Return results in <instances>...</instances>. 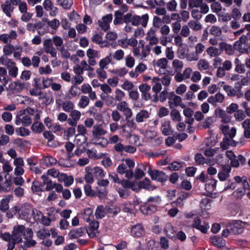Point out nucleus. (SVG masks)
<instances>
[{"label":"nucleus","mask_w":250,"mask_h":250,"mask_svg":"<svg viewBox=\"0 0 250 250\" xmlns=\"http://www.w3.org/2000/svg\"><path fill=\"white\" fill-rule=\"evenodd\" d=\"M13 240L18 243L22 242V236L24 239L31 238L33 235V232L31 229L25 228L24 225H17L13 227L12 232Z\"/></svg>","instance_id":"1"},{"label":"nucleus","mask_w":250,"mask_h":250,"mask_svg":"<svg viewBox=\"0 0 250 250\" xmlns=\"http://www.w3.org/2000/svg\"><path fill=\"white\" fill-rule=\"evenodd\" d=\"M134 166L135 163L132 160L126 159L118 166L117 171L120 174H125L126 178L131 179L133 176L132 169Z\"/></svg>","instance_id":"2"},{"label":"nucleus","mask_w":250,"mask_h":250,"mask_svg":"<svg viewBox=\"0 0 250 250\" xmlns=\"http://www.w3.org/2000/svg\"><path fill=\"white\" fill-rule=\"evenodd\" d=\"M35 110L29 108L20 111L17 115L15 121L17 125L21 124L24 126H28L32 123L30 116H33Z\"/></svg>","instance_id":"3"},{"label":"nucleus","mask_w":250,"mask_h":250,"mask_svg":"<svg viewBox=\"0 0 250 250\" xmlns=\"http://www.w3.org/2000/svg\"><path fill=\"white\" fill-rule=\"evenodd\" d=\"M15 210L18 212L20 218L21 219L29 221L31 218V212L33 208L29 204H24L20 208L15 207Z\"/></svg>","instance_id":"4"},{"label":"nucleus","mask_w":250,"mask_h":250,"mask_svg":"<svg viewBox=\"0 0 250 250\" xmlns=\"http://www.w3.org/2000/svg\"><path fill=\"white\" fill-rule=\"evenodd\" d=\"M150 49L149 45H146L144 48L140 49V47L133 48L132 53L135 57L139 60H144L150 53Z\"/></svg>","instance_id":"5"},{"label":"nucleus","mask_w":250,"mask_h":250,"mask_svg":"<svg viewBox=\"0 0 250 250\" xmlns=\"http://www.w3.org/2000/svg\"><path fill=\"white\" fill-rule=\"evenodd\" d=\"M12 182L11 177L8 174L3 177L0 174V190L3 191H9L11 189Z\"/></svg>","instance_id":"6"},{"label":"nucleus","mask_w":250,"mask_h":250,"mask_svg":"<svg viewBox=\"0 0 250 250\" xmlns=\"http://www.w3.org/2000/svg\"><path fill=\"white\" fill-rule=\"evenodd\" d=\"M20 0H6L3 4L1 5V8L5 14L11 17V13L13 12L14 9V6L18 4Z\"/></svg>","instance_id":"7"},{"label":"nucleus","mask_w":250,"mask_h":250,"mask_svg":"<svg viewBox=\"0 0 250 250\" xmlns=\"http://www.w3.org/2000/svg\"><path fill=\"white\" fill-rule=\"evenodd\" d=\"M43 46L45 53L50 54L51 56L53 58H56L57 57V50L53 46V43L51 39L44 40L43 42Z\"/></svg>","instance_id":"8"},{"label":"nucleus","mask_w":250,"mask_h":250,"mask_svg":"<svg viewBox=\"0 0 250 250\" xmlns=\"http://www.w3.org/2000/svg\"><path fill=\"white\" fill-rule=\"evenodd\" d=\"M214 114L217 117L221 118V125H227L231 121V117L220 107H217L215 110Z\"/></svg>","instance_id":"9"},{"label":"nucleus","mask_w":250,"mask_h":250,"mask_svg":"<svg viewBox=\"0 0 250 250\" xmlns=\"http://www.w3.org/2000/svg\"><path fill=\"white\" fill-rule=\"evenodd\" d=\"M220 129L225 135V138H229L230 139H233L236 134V128L232 127L230 128L228 125H220Z\"/></svg>","instance_id":"10"},{"label":"nucleus","mask_w":250,"mask_h":250,"mask_svg":"<svg viewBox=\"0 0 250 250\" xmlns=\"http://www.w3.org/2000/svg\"><path fill=\"white\" fill-rule=\"evenodd\" d=\"M148 173L151 178L153 180L163 183L167 180V176L163 171L158 170H150L148 171Z\"/></svg>","instance_id":"11"},{"label":"nucleus","mask_w":250,"mask_h":250,"mask_svg":"<svg viewBox=\"0 0 250 250\" xmlns=\"http://www.w3.org/2000/svg\"><path fill=\"white\" fill-rule=\"evenodd\" d=\"M117 108L122 112L126 119H129L132 116V112L129 108L127 103L125 101H122L117 104Z\"/></svg>","instance_id":"12"},{"label":"nucleus","mask_w":250,"mask_h":250,"mask_svg":"<svg viewBox=\"0 0 250 250\" xmlns=\"http://www.w3.org/2000/svg\"><path fill=\"white\" fill-rule=\"evenodd\" d=\"M148 20V16L147 14H144L141 17L137 15H133L131 23L134 26L141 24L143 27H146L147 25Z\"/></svg>","instance_id":"13"},{"label":"nucleus","mask_w":250,"mask_h":250,"mask_svg":"<svg viewBox=\"0 0 250 250\" xmlns=\"http://www.w3.org/2000/svg\"><path fill=\"white\" fill-rule=\"evenodd\" d=\"M43 6L44 9L49 12L51 17H55L58 13L59 10L57 7L54 6L50 0H44L43 2Z\"/></svg>","instance_id":"14"},{"label":"nucleus","mask_w":250,"mask_h":250,"mask_svg":"<svg viewBox=\"0 0 250 250\" xmlns=\"http://www.w3.org/2000/svg\"><path fill=\"white\" fill-rule=\"evenodd\" d=\"M18 34L15 30H11L9 34L3 33L0 34V42L8 44L11 43L12 40H16Z\"/></svg>","instance_id":"15"},{"label":"nucleus","mask_w":250,"mask_h":250,"mask_svg":"<svg viewBox=\"0 0 250 250\" xmlns=\"http://www.w3.org/2000/svg\"><path fill=\"white\" fill-rule=\"evenodd\" d=\"M192 227L204 233H206L209 228L208 223L205 222H202L201 220L198 217L194 219Z\"/></svg>","instance_id":"16"},{"label":"nucleus","mask_w":250,"mask_h":250,"mask_svg":"<svg viewBox=\"0 0 250 250\" xmlns=\"http://www.w3.org/2000/svg\"><path fill=\"white\" fill-rule=\"evenodd\" d=\"M82 92L84 94H88L89 98L92 101H94L97 99L96 92L93 91L92 87L88 83L83 84L81 87Z\"/></svg>","instance_id":"17"},{"label":"nucleus","mask_w":250,"mask_h":250,"mask_svg":"<svg viewBox=\"0 0 250 250\" xmlns=\"http://www.w3.org/2000/svg\"><path fill=\"white\" fill-rule=\"evenodd\" d=\"M112 18V15L111 14L103 17L101 20L98 21L99 26L103 30L106 31L109 28V23L111 22Z\"/></svg>","instance_id":"18"},{"label":"nucleus","mask_w":250,"mask_h":250,"mask_svg":"<svg viewBox=\"0 0 250 250\" xmlns=\"http://www.w3.org/2000/svg\"><path fill=\"white\" fill-rule=\"evenodd\" d=\"M120 184L124 188L127 189L128 190H129V189H131L133 191L138 192L139 187L136 181H130L128 180L124 179L121 180Z\"/></svg>","instance_id":"19"},{"label":"nucleus","mask_w":250,"mask_h":250,"mask_svg":"<svg viewBox=\"0 0 250 250\" xmlns=\"http://www.w3.org/2000/svg\"><path fill=\"white\" fill-rule=\"evenodd\" d=\"M231 167L229 165H224L222 167V170L218 174V178L221 181H225L229 176L231 172Z\"/></svg>","instance_id":"20"},{"label":"nucleus","mask_w":250,"mask_h":250,"mask_svg":"<svg viewBox=\"0 0 250 250\" xmlns=\"http://www.w3.org/2000/svg\"><path fill=\"white\" fill-rule=\"evenodd\" d=\"M106 133L105 125L102 124L94 125L92 131V135L96 138L104 135Z\"/></svg>","instance_id":"21"},{"label":"nucleus","mask_w":250,"mask_h":250,"mask_svg":"<svg viewBox=\"0 0 250 250\" xmlns=\"http://www.w3.org/2000/svg\"><path fill=\"white\" fill-rule=\"evenodd\" d=\"M230 232L233 234H241L244 230L242 223L240 221H237L232 224L229 226Z\"/></svg>","instance_id":"22"},{"label":"nucleus","mask_w":250,"mask_h":250,"mask_svg":"<svg viewBox=\"0 0 250 250\" xmlns=\"http://www.w3.org/2000/svg\"><path fill=\"white\" fill-rule=\"evenodd\" d=\"M95 216L97 219H101L107 216V206H98L95 210Z\"/></svg>","instance_id":"23"},{"label":"nucleus","mask_w":250,"mask_h":250,"mask_svg":"<svg viewBox=\"0 0 250 250\" xmlns=\"http://www.w3.org/2000/svg\"><path fill=\"white\" fill-rule=\"evenodd\" d=\"M146 41L149 42L150 45H156L158 43V39L155 35V30L152 28L147 32L146 37Z\"/></svg>","instance_id":"24"},{"label":"nucleus","mask_w":250,"mask_h":250,"mask_svg":"<svg viewBox=\"0 0 250 250\" xmlns=\"http://www.w3.org/2000/svg\"><path fill=\"white\" fill-rule=\"evenodd\" d=\"M91 173L96 179L103 178L105 175V172L99 167H91Z\"/></svg>","instance_id":"25"},{"label":"nucleus","mask_w":250,"mask_h":250,"mask_svg":"<svg viewBox=\"0 0 250 250\" xmlns=\"http://www.w3.org/2000/svg\"><path fill=\"white\" fill-rule=\"evenodd\" d=\"M100 98L105 102L106 105L107 106L114 107L117 104L114 97L109 94L104 95L102 94L100 95Z\"/></svg>","instance_id":"26"},{"label":"nucleus","mask_w":250,"mask_h":250,"mask_svg":"<svg viewBox=\"0 0 250 250\" xmlns=\"http://www.w3.org/2000/svg\"><path fill=\"white\" fill-rule=\"evenodd\" d=\"M138 191H139L141 188H144L148 190H153L156 188L155 187L152 186L150 184V180L146 178L142 181H140L138 183Z\"/></svg>","instance_id":"27"},{"label":"nucleus","mask_w":250,"mask_h":250,"mask_svg":"<svg viewBox=\"0 0 250 250\" xmlns=\"http://www.w3.org/2000/svg\"><path fill=\"white\" fill-rule=\"evenodd\" d=\"M84 233V229L81 227L72 229L69 231L68 235L71 239H76L83 236Z\"/></svg>","instance_id":"28"},{"label":"nucleus","mask_w":250,"mask_h":250,"mask_svg":"<svg viewBox=\"0 0 250 250\" xmlns=\"http://www.w3.org/2000/svg\"><path fill=\"white\" fill-rule=\"evenodd\" d=\"M205 188L209 193L215 190L216 187L217 181L214 179L210 178L206 181Z\"/></svg>","instance_id":"29"},{"label":"nucleus","mask_w":250,"mask_h":250,"mask_svg":"<svg viewBox=\"0 0 250 250\" xmlns=\"http://www.w3.org/2000/svg\"><path fill=\"white\" fill-rule=\"evenodd\" d=\"M150 114L146 110H142L136 114L135 120L137 123L144 122L149 118Z\"/></svg>","instance_id":"30"},{"label":"nucleus","mask_w":250,"mask_h":250,"mask_svg":"<svg viewBox=\"0 0 250 250\" xmlns=\"http://www.w3.org/2000/svg\"><path fill=\"white\" fill-rule=\"evenodd\" d=\"M131 233L133 236L139 237L142 236L145 231L142 226L141 224H137L132 227Z\"/></svg>","instance_id":"31"},{"label":"nucleus","mask_w":250,"mask_h":250,"mask_svg":"<svg viewBox=\"0 0 250 250\" xmlns=\"http://www.w3.org/2000/svg\"><path fill=\"white\" fill-rule=\"evenodd\" d=\"M161 129L163 134L167 136L171 133V128L170 126V121L167 120H163L161 123Z\"/></svg>","instance_id":"32"},{"label":"nucleus","mask_w":250,"mask_h":250,"mask_svg":"<svg viewBox=\"0 0 250 250\" xmlns=\"http://www.w3.org/2000/svg\"><path fill=\"white\" fill-rule=\"evenodd\" d=\"M152 83H153L152 89L156 94L159 93L162 89V83L160 78L158 77H154L152 79Z\"/></svg>","instance_id":"33"},{"label":"nucleus","mask_w":250,"mask_h":250,"mask_svg":"<svg viewBox=\"0 0 250 250\" xmlns=\"http://www.w3.org/2000/svg\"><path fill=\"white\" fill-rule=\"evenodd\" d=\"M140 208L141 211L144 214H150L157 210L154 206L152 207L147 204L146 202L145 203V205L141 206Z\"/></svg>","instance_id":"34"},{"label":"nucleus","mask_w":250,"mask_h":250,"mask_svg":"<svg viewBox=\"0 0 250 250\" xmlns=\"http://www.w3.org/2000/svg\"><path fill=\"white\" fill-rule=\"evenodd\" d=\"M244 129V135L246 138H250V119H247L241 124Z\"/></svg>","instance_id":"35"},{"label":"nucleus","mask_w":250,"mask_h":250,"mask_svg":"<svg viewBox=\"0 0 250 250\" xmlns=\"http://www.w3.org/2000/svg\"><path fill=\"white\" fill-rule=\"evenodd\" d=\"M168 61L166 58H161L153 62V65L155 68L165 69L167 67Z\"/></svg>","instance_id":"36"},{"label":"nucleus","mask_w":250,"mask_h":250,"mask_svg":"<svg viewBox=\"0 0 250 250\" xmlns=\"http://www.w3.org/2000/svg\"><path fill=\"white\" fill-rule=\"evenodd\" d=\"M85 174L84 176V179L87 184H92L94 182V177L91 173V167L87 166L85 169Z\"/></svg>","instance_id":"37"},{"label":"nucleus","mask_w":250,"mask_h":250,"mask_svg":"<svg viewBox=\"0 0 250 250\" xmlns=\"http://www.w3.org/2000/svg\"><path fill=\"white\" fill-rule=\"evenodd\" d=\"M45 21L47 24L48 26L55 31L54 32H55L58 30L60 25L59 20L57 19H53L52 20L45 19Z\"/></svg>","instance_id":"38"},{"label":"nucleus","mask_w":250,"mask_h":250,"mask_svg":"<svg viewBox=\"0 0 250 250\" xmlns=\"http://www.w3.org/2000/svg\"><path fill=\"white\" fill-rule=\"evenodd\" d=\"M0 64L6 66L8 69L15 65L16 63L11 59L3 56L0 57Z\"/></svg>","instance_id":"39"},{"label":"nucleus","mask_w":250,"mask_h":250,"mask_svg":"<svg viewBox=\"0 0 250 250\" xmlns=\"http://www.w3.org/2000/svg\"><path fill=\"white\" fill-rule=\"evenodd\" d=\"M13 198L12 195H8L2 199L0 201V209L2 211H5L9 208V202Z\"/></svg>","instance_id":"40"},{"label":"nucleus","mask_w":250,"mask_h":250,"mask_svg":"<svg viewBox=\"0 0 250 250\" xmlns=\"http://www.w3.org/2000/svg\"><path fill=\"white\" fill-rule=\"evenodd\" d=\"M90 99L89 98V96L82 95L78 103V106L80 108H85L88 105L90 102Z\"/></svg>","instance_id":"41"},{"label":"nucleus","mask_w":250,"mask_h":250,"mask_svg":"<svg viewBox=\"0 0 250 250\" xmlns=\"http://www.w3.org/2000/svg\"><path fill=\"white\" fill-rule=\"evenodd\" d=\"M237 143L233 139H229V138H224L223 141L221 142V147L223 149H227L229 146H236Z\"/></svg>","instance_id":"42"},{"label":"nucleus","mask_w":250,"mask_h":250,"mask_svg":"<svg viewBox=\"0 0 250 250\" xmlns=\"http://www.w3.org/2000/svg\"><path fill=\"white\" fill-rule=\"evenodd\" d=\"M161 197L159 196L149 197L146 201L147 204L151 206L152 207H155L156 209L157 208V206L161 202Z\"/></svg>","instance_id":"43"},{"label":"nucleus","mask_w":250,"mask_h":250,"mask_svg":"<svg viewBox=\"0 0 250 250\" xmlns=\"http://www.w3.org/2000/svg\"><path fill=\"white\" fill-rule=\"evenodd\" d=\"M91 40L93 42L99 44L101 47H106L108 46L107 43L106 42L103 41L102 37L98 34L94 35L91 38Z\"/></svg>","instance_id":"44"},{"label":"nucleus","mask_w":250,"mask_h":250,"mask_svg":"<svg viewBox=\"0 0 250 250\" xmlns=\"http://www.w3.org/2000/svg\"><path fill=\"white\" fill-rule=\"evenodd\" d=\"M139 204V202L138 200H137V201L134 202V204L126 203L124 205L123 210L125 212L134 213L136 211L135 206Z\"/></svg>","instance_id":"45"},{"label":"nucleus","mask_w":250,"mask_h":250,"mask_svg":"<svg viewBox=\"0 0 250 250\" xmlns=\"http://www.w3.org/2000/svg\"><path fill=\"white\" fill-rule=\"evenodd\" d=\"M9 87L15 92H19L24 88V84L19 81L13 82L10 83Z\"/></svg>","instance_id":"46"},{"label":"nucleus","mask_w":250,"mask_h":250,"mask_svg":"<svg viewBox=\"0 0 250 250\" xmlns=\"http://www.w3.org/2000/svg\"><path fill=\"white\" fill-rule=\"evenodd\" d=\"M170 100H172V101H168V105L170 108H173L174 106H178V105L182 101L181 97L176 95H174Z\"/></svg>","instance_id":"47"},{"label":"nucleus","mask_w":250,"mask_h":250,"mask_svg":"<svg viewBox=\"0 0 250 250\" xmlns=\"http://www.w3.org/2000/svg\"><path fill=\"white\" fill-rule=\"evenodd\" d=\"M210 242L213 245L217 247H222L225 245V240L217 236H214L210 238Z\"/></svg>","instance_id":"48"},{"label":"nucleus","mask_w":250,"mask_h":250,"mask_svg":"<svg viewBox=\"0 0 250 250\" xmlns=\"http://www.w3.org/2000/svg\"><path fill=\"white\" fill-rule=\"evenodd\" d=\"M43 216L42 213L37 208H33L31 212V218L32 217L36 222H39Z\"/></svg>","instance_id":"49"},{"label":"nucleus","mask_w":250,"mask_h":250,"mask_svg":"<svg viewBox=\"0 0 250 250\" xmlns=\"http://www.w3.org/2000/svg\"><path fill=\"white\" fill-rule=\"evenodd\" d=\"M16 46L11 44H6L3 46V52L6 56H10L15 50Z\"/></svg>","instance_id":"50"},{"label":"nucleus","mask_w":250,"mask_h":250,"mask_svg":"<svg viewBox=\"0 0 250 250\" xmlns=\"http://www.w3.org/2000/svg\"><path fill=\"white\" fill-rule=\"evenodd\" d=\"M74 107V104L71 101H65L62 103V109L67 112H71Z\"/></svg>","instance_id":"51"},{"label":"nucleus","mask_w":250,"mask_h":250,"mask_svg":"<svg viewBox=\"0 0 250 250\" xmlns=\"http://www.w3.org/2000/svg\"><path fill=\"white\" fill-rule=\"evenodd\" d=\"M37 236L39 239L43 240L50 236V232L48 229H41L37 231Z\"/></svg>","instance_id":"52"},{"label":"nucleus","mask_w":250,"mask_h":250,"mask_svg":"<svg viewBox=\"0 0 250 250\" xmlns=\"http://www.w3.org/2000/svg\"><path fill=\"white\" fill-rule=\"evenodd\" d=\"M171 119L174 122H181L182 120V116L180 112L176 109H173L170 114Z\"/></svg>","instance_id":"53"},{"label":"nucleus","mask_w":250,"mask_h":250,"mask_svg":"<svg viewBox=\"0 0 250 250\" xmlns=\"http://www.w3.org/2000/svg\"><path fill=\"white\" fill-rule=\"evenodd\" d=\"M210 7L213 12L217 14L218 16H220V13L222 10V7L219 2L215 1L211 4Z\"/></svg>","instance_id":"54"},{"label":"nucleus","mask_w":250,"mask_h":250,"mask_svg":"<svg viewBox=\"0 0 250 250\" xmlns=\"http://www.w3.org/2000/svg\"><path fill=\"white\" fill-rule=\"evenodd\" d=\"M219 46L222 50H225L227 54L229 55L232 54L233 50L231 45L222 42L219 43Z\"/></svg>","instance_id":"55"},{"label":"nucleus","mask_w":250,"mask_h":250,"mask_svg":"<svg viewBox=\"0 0 250 250\" xmlns=\"http://www.w3.org/2000/svg\"><path fill=\"white\" fill-rule=\"evenodd\" d=\"M244 160V158L242 155L235 156L233 159L230 160V165L233 167H237L239 166L240 162H243Z\"/></svg>","instance_id":"56"},{"label":"nucleus","mask_w":250,"mask_h":250,"mask_svg":"<svg viewBox=\"0 0 250 250\" xmlns=\"http://www.w3.org/2000/svg\"><path fill=\"white\" fill-rule=\"evenodd\" d=\"M56 159L51 156H46L42 159V163L44 164L47 167L51 166L56 164Z\"/></svg>","instance_id":"57"},{"label":"nucleus","mask_w":250,"mask_h":250,"mask_svg":"<svg viewBox=\"0 0 250 250\" xmlns=\"http://www.w3.org/2000/svg\"><path fill=\"white\" fill-rule=\"evenodd\" d=\"M188 25L192 30L194 31H198L202 27V24L198 21L191 20L188 22Z\"/></svg>","instance_id":"58"},{"label":"nucleus","mask_w":250,"mask_h":250,"mask_svg":"<svg viewBox=\"0 0 250 250\" xmlns=\"http://www.w3.org/2000/svg\"><path fill=\"white\" fill-rule=\"evenodd\" d=\"M207 52L211 57H215L221 54V51L218 48L213 46L208 47L207 50Z\"/></svg>","instance_id":"59"},{"label":"nucleus","mask_w":250,"mask_h":250,"mask_svg":"<svg viewBox=\"0 0 250 250\" xmlns=\"http://www.w3.org/2000/svg\"><path fill=\"white\" fill-rule=\"evenodd\" d=\"M114 93V98L116 102L118 101L120 103L123 101V100L125 96V93L124 91L120 89H116L115 90Z\"/></svg>","instance_id":"60"},{"label":"nucleus","mask_w":250,"mask_h":250,"mask_svg":"<svg viewBox=\"0 0 250 250\" xmlns=\"http://www.w3.org/2000/svg\"><path fill=\"white\" fill-rule=\"evenodd\" d=\"M97 77L99 80L103 82L107 78V74L104 70V68L100 67L96 69Z\"/></svg>","instance_id":"61"},{"label":"nucleus","mask_w":250,"mask_h":250,"mask_svg":"<svg viewBox=\"0 0 250 250\" xmlns=\"http://www.w3.org/2000/svg\"><path fill=\"white\" fill-rule=\"evenodd\" d=\"M157 134V132L155 129L151 127L147 128L145 131L144 135L146 138L149 139L154 138Z\"/></svg>","instance_id":"62"},{"label":"nucleus","mask_w":250,"mask_h":250,"mask_svg":"<svg viewBox=\"0 0 250 250\" xmlns=\"http://www.w3.org/2000/svg\"><path fill=\"white\" fill-rule=\"evenodd\" d=\"M29 93L32 96H38L39 99L45 98L46 94L42 92L37 88H32L29 90Z\"/></svg>","instance_id":"63"},{"label":"nucleus","mask_w":250,"mask_h":250,"mask_svg":"<svg viewBox=\"0 0 250 250\" xmlns=\"http://www.w3.org/2000/svg\"><path fill=\"white\" fill-rule=\"evenodd\" d=\"M111 59L112 54H110L108 56L100 60L99 63L100 67L104 68L108 64L110 63Z\"/></svg>","instance_id":"64"}]
</instances>
